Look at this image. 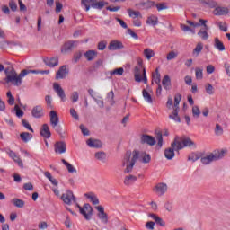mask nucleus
I'll return each instance as SVG.
<instances>
[{
	"instance_id": "6e6d98bb",
	"label": "nucleus",
	"mask_w": 230,
	"mask_h": 230,
	"mask_svg": "<svg viewBox=\"0 0 230 230\" xmlns=\"http://www.w3.org/2000/svg\"><path fill=\"white\" fill-rule=\"evenodd\" d=\"M14 111L16 112L17 118H22V116H24V111H22V110H21V108H19V105L16 104L14 106Z\"/></svg>"
},
{
	"instance_id": "8fccbe9b",
	"label": "nucleus",
	"mask_w": 230,
	"mask_h": 230,
	"mask_svg": "<svg viewBox=\"0 0 230 230\" xmlns=\"http://www.w3.org/2000/svg\"><path fill=\"white\" fill-rule=\"evenodd\" d=\"M7 96V103H9V105H14L15 104V97L13 95H12V92L8 91L6 93Z\"/></svg>"
},
{
	"instance_id": "20e7f679",
	"label": "nucleus",
	"mask_w": 230,
	"mask_h": 230,
	"mask_svg": "<svg viewBox=\"0 0 230 230\" xmlns=\"http://www.w3.org/2000/svg\"><path fill=\"white\" fill-rule=\"evenodd\" d=\"M226 155V151H214L210 153L208 155L201 157L202 164H210L213 161H218V159H222Z\"/></svg>"
},
{
	"instance_id": "39448f33",
	"label": "nucleus",
	"mask_w": 230,
	"mask_h": 230,
	"mask_svg": "<svg viewBox=\"0 0 230 230\" xmlns=\"http://www.w3.org/2000/svg\"><path fill=\"white\" fill-rule=\"evenodd\" d=\"M49 118L52 128L55 129L58 134H62V126L58 125L60 119H58V114H57V111H51L49 112Z\"/></svg>"
},
{
	"instance_id": "774afa93",
	"label": "nucleus",
	"mask_w": 230,
	"mask_h": 230,
	"mask_svg": "<svg viewBox=\"0 0 230 230\" xmlns=\"http://www.w3.org/2000/svg\"><path fill=\"white\" fill-rule=\"evenodd\" d=\"M218 26H219V30H221V31H227V24L222 22H218Z\"/></svg>"
},
{
	"instance_id": "cd10ccee",
	"label": "nucleus",
	"mask_w": 230,
	"mask_h": 230,
	"mask_svg": "<svg viewBox=\"0 0 230 230\" xmlns=\"http://www.w3.org/2000/svg\"><path fill=\"white\" fill-rule=\"evenodd\" d=\"M214 48L218 51H226V46H224V43L218 38H215L214 40Z\"/></svg>"
},
{
	"instance_id": "72a5a7b5",
	"label": "nucleus",
	"mask_w": 230,
	"mask_h": 230,
	"mask_svg": "<svg viewBox=\"0 0 230 230\" xmlns=\"http://www.w3.org/2000/svg\"><path fill=\"white\" fill-rule=\"evenodd\" d=\"M127 13L128 14V16L131 18V19H137V17H140L142 18L143 16L141 15V12L139 11H134L130 8L127 9Z\"/></svg>"
},
{
	"instance_id": "473e14b6",
	"label": "nucleus",
	"mask_w": 230,
	"mask_h": 230,
	"mask_svg": "<svg viewBox=\"0 0 230 230\" xmlns=\"http://www.w3.org/2000/svg\"><path fill=\"white\" fill-rule=\"evenodd\" d=\"M20 137L22 141H23V143H28L29 141H31V139L33 138V135L29 132H22L20 134Z\"/></svg>"
},
{
	"instance_id": "680f3d73",
	"label": "nucleus",
	"mask_w": 230,
	"mask_h": 230,
	"mask_svg": "<svg viewBox=\"0 0 230 230\" xmlns=\"http://www.w3.org/2000/svg\"><path fill=\"white\" fill-rule=\"evenodd\" d=\"M155 6L158 12H162V10H168V6L164 3L157 4Z\"/></svg>"
},
{
	"instance_id": "f03ea898",
	"label": "nucleus",
	"mask_w": 230,
	"mask_h": 230,
	"mask_svg": "<svg viewBox=\"0 0 230 230\" xmlns=\"http://www.w3.org/2000/svg\"><path fill=\"white\" fill-rule=\"evenodd\" d=\"M152 157L150 155L146 152H139L137 150H134L131 152H127L122 160V166H126L124 170V173H130L134 169V165L136 164V161H140L145 164L150 163Z\"/></svg>"
},
{
	"instance_id": "423d86ee",
	"label": "nucleus",
	"mask_w": 230,
	"mask_h": 230,
	"mask_svg": "<svg viewBox=\"0 0 230 230\" xmlns=\"http://www.w3.org/2000/svg\"><path fill=\"white\" fill-rule=\"evenodd\" d=\"M174 141H176V150H182V148H186V146H195V143H193V141L189 137H184L180 140V138L176 137Z\"/></svg>"
},
{
	"instance_id": "ddd939ff",
	"label": "nucleus",
	"mask_w": 230,
	"mask_h": 230,
	"mask_svg": "<svg viewBox=\"0 0 230 230\" xmlns=\"http://www.w3.org/2000/svg\"><path fill=\"white\" fill-rule=\"evenodd\" d=\"M6 154L9 155V157L11 159H13L14 161V163L18 164V166H20V168H24L22 160H21V157H19V155H17L16 152L12 151V149H7Z\"/></svg>"
},
{
	"instance_id": "f257e3e1",
	"label": "nucleus",
	"mask_w": 230,
	"mask_h": 230,
	"mask_svg": "<svg viewBox=\"0 0 230 230\" xmlns=\"http://www.w3.org/2000/svg\"><path fill=\"white\" fill-rule=\"evenodd\" d=\"M30 73H33L34 75H39V73H40V75H49V70H41L39 72L37 70L24 69L18 75L14 67L8 66L4 69L5 78L4 81L5 84H12L14 87H21V85H22V78L30 75Z\"/></svg>"
},
{
	"instance_id": "9b49d317",
	"label": "nucleus",
	"mask_w": 230,
	"mask_h": 230,
	"mask_svg": "<svg viewBox=\"0 0 230 230\" xmlns=\"http://www.w3.org/2000/svg\"><path fill=\"white\" fill-rule=\"evenodd\" d=\"M69 75V68L66 65H64L59 67L56 73V80H64Z\"/></svg>"
},
{
	"instance_id": "2f4dec72",
	"label": "nucleus",
	"mask_w": 230,
	"mask_h": 230,
	"mask_svg": "<svg viewBox=\"0 0 230 230\" xmlns=\"http://www.w3.org/2000/svg\"><path fill=\"white\" fill-rule=\"evenodd\" d=\"M202 49H204V44L202 42H199L195 49L192 51V55L194 57H199L200 53L202 52Z\"/></svg>"
},
{
	"instance_id": "0eeeda50",
	"label": "nucleus",
	"mask_w": 230,
	"mask_h": 230,
	"mask_svg": "<svg viewBox=\"0 0 230 230\" xmlns=\"http://www.w3.org/2000/svg\"><path fill=\"white\" fill-rule=\"evenodd\" d=\"M79 212L83 217H84L85 220H91V216L93 215V207L89 203L84 204L83 207L77 205Z\"/></svg>"
},
{
	"instance_id": "412c9836",
	"label": "nucleus",
	"mask_w": 230,
	"mask_h": 230,
	"mask_svg": "<svg viewBox=\"0 0 230 230\" xmlns=\"http://www.w3.org/2000/svg\"><path fill=\"white\" fill-rule=\"evenodd\" d=\"M213 13L217 16L227 15V13H229V8L217 5L214 9Z\"/></svg>"
},
{
	"instance_id": "e2e57ef3",
	"label": "nucleus",
	"mask_w": 230,
	"mask_h": 230,
	"mask_svg": "<svg viewBox=\"0 0 230 230\" xmlns=\"http://www.w3.org/2000/svg\"><path fill=\"white\" fill-rule=\"evenodd\" d=\"M45 102H46L47 107H48L49 109H53V104H51V96H50V95H47V96L45 97Z\"/></svg>"
},
{
	"instance_id": "c03bdc74",
	"label": "nucleus",
	"mask_w": 230,
	"mask_h": 230,
	"mask_svg": "<svg viewBox=\"0 0 230 230\" xmlns=\"http://www.w3.org/2000/svg\"><path fill=\"white\" fill-rule=\"evenodd\" d=\"M198 35L202 40H208V39H209V34H208V30L206 29H200Z\"/></svg>"
},
{
	"instance_id": "bf43d9fd",
	"label": "nucleus",
	"mask_w": 230,
	"mask_h": 230,
	"mask_svg": "<svg viewBox=\"0 0 230 230\" xmlns=\"http://www.w3.org/2000/svg\"><path fill=\"white\" fill-rule=\"evenodd\" d=\"M22 125L27 128V130H30L31 132H34L33 131V128H31V126L30 125V122H28V120L26 119H22Z\"/></svg>"
},
{
	"instance_id": "58836bf2",
	"label": "nucleus",
	"mask_w": 230,
	"mask_h": 230,
	"mask_svg": "<svg viewBox=\"0 0 230 230\" xmlns=\"http://www.w3.org/2000/svg\"><path fill=\"white\" fill-rule=\"evenodd\" d=\"M46 65L49 67H57L58 66V58H50L47 62Z\"/></svg>"
},
{
	"instance_id": "2eb2a0df",
	"label": "nucleus",
	"mask_w": 230,
	"mask_h": 230,
	"mask_svg": "<svg viewBox=\"0 0 230 230\" xmlns=\"http://www.w3.org/2000/svg\"><path fill=\"white\" fill-rule=\"evenodd\" d=\"M31 116L36 119L42 118L44 116V108L42 105H36L31 110Z\"/></svg>"
},
{
	"instance_id": "7c9ffc66",
	"label": "nucleus",
	"mask_w": 230,
	"mask_h": 230,
	"mask_svg": "<svg viewBox=\"0 0 230 230\" xmlns=\"http://www.w3.org/2000/svg\"><path fill=\"white\" fill-rule=\"evenodd\" d=\"M136 181H137V177L130 174V175H128L125 177L124 184L126 186H130V184H134V182H136Z\"/></svg>"
},
{
	"instance_id": "4468645a",
	"label": "nucleus",
	"mask_w": 230,
	"mask_h": 230,
	"mask_svg": "<svg viewBox=\"0 0 230 230\" xmlns=\"http://www.w3.org/2000/svg\"><path fill=\"white\" fill-rule=\"evenodd\" d=\"M140 143L142 145H148L149 146H154L155 145V138L150 135H142L140 137Z\"/></svg>"
},
{
	"instance_id": "69168bd1",
	"label": "nucleus",
	"mask_w": 230,
	"mask_h": 230,
	"mask_svg": "<svg viewBox=\"0 0 230 230\" xmlns=\"http://www.w3.org/2000/svg\"><path fill=\"white\" fill-rule=\"evenodd\" d=\"M82 58V52H75L74 55L73 61L76 64Z\"/></svg>"
},
{
	"instance_id": "4c0bfd02",
	"label": "nucleus",
	"mask_w": 230,
	"mask_h": 230,
	"mask_svg": "<svg viewBox=\"0 0 230 230\" xmlns=\"http://www.w3.org/2000/svg\"><path fill=\"white\" fill-rule=\"evenodd\" d=\"M150 217L156 224H158V226H161V227H164V226H166L164 221H163V218L159 217L157 215L151 214Z\"/></svg>"
},
{
	"instance_id": "c85d7f7f",
	"label": "nucleus",
	"mask_w": 230,
	"mask_h": 230,
	"mask_svg": "<svg viewBox=\"0 0 230 230\" xmlns=\"http://www.w3.org/2000/svg\"><path fill=\"white\" fill-rule=\"evenodd\" d=\"M97 56L98 52H96L95 50H88L84 53V57L88 60V62L94 60V58H96Z\"/></svg>"
},
{
	"instance_id": "bb28decb",
	"label": "nucleus",
	"mask_w": 230,
	"mask_h": 230,
	"mask_svg": "<svg viewBox=\"0 0 230 230\" xmlns=\"http://www.w3.org/2000/svg\"><path fill=\"white\" fill-rule=\"evenodd\" d=\"M143 54L146 60H152L155 57V52L150 48L145 49Z\"/></svg>"
},
{
	"instance_id": "aec40b11",
	"label": "nucleus",
	"mask_w": 230,
	"mask_h": 230,
	"mask_svg": "<svg viewBox=\"0 0 230 230\" xmlns=\"http://www.w3.org/2000/svg\"><path fill=\"white\" fill-rule=\"evenodd\" d=\"M109 3L105 1H96V0H92L91 1V7L93 8L94 10H103V7L107 6Z\"/></svg>"
},
{
	"instance_id": "f3484780",
	"label": "nucleus",
	"mask_w": 230,
	"mask_h": 230,
	"mask_svg": "<svg viewBox=\"0 0 230 230\" xmlns=\"http://www.w3.org/2000/svg\"><path fill=\"white\" fill-rule=\"evenodd\" d=\"M155 193L156 195H159L161 197L162 195H164L166 191H168V185L166 183H158L155 188H154Z\"/></svg>"
},
{
	"instance_id": "c9c22d12",
	"label": "nucleus",
	"mask_w": 230,
	"mask_h": 230,
	"mask_svg": "<svg viewBox=\"0 0 230 230\" xmlns=\"http://www.w3.org/2000/svg\"><path fill=\"white\" fill-rule=\"evenodd\" d=\"M162 84L164 86V89L168 91L170 89V85H172V80L170 79L169 75H165L162 80Z\"/></svg>"
},
{
	"instance_id": "c756f323",
	"label": "nucleus",
	"mask_w": 230,
	"mask_h": 230,
	"mask_svg": "<svg viewBox=\"0 0 230 230\" xmlns=\"http://www.w3.org/2000/svg\"><path fill=\"white\" fill-rule=\"evenodd\" d=\"M146 22V24H149V26H157L159 18L153 14L147 18Z\"/></svg>"
},
{
	"instance_id": "603ef678",
	"label": "nucleus",
	"mask_w": 230,
	"mask_h": 230,
	"mask_svg": "<svg viewBox=\"0 0 230 230\" xmlns=\"http://www.w3.org/2000/svg\"><path fill=\"white\" fill-rule=\"evenodd\" d=\"M181 100H182V95L178 93L174 96V109L179 110V103H181Z\"/></svg>"
},
{
	"instance_id": "dca6fc26",
	"label": "nucleus",
	"mask_w": 230,
	"mask_h": 230,
	"mask_svg": "<svg viewBox=\"0 0 230 230\" xmlns=\"http://www.w3.org/2000/svg\"><path fill=\"white\" fill-rule=\"evenodd\" d=\"M54 150L56 154H66L67 152V145H66V142H57L54 145Z\"/></svg>"
},
{
	"instance_id": "a19ab883",
	"label": "nucleus",
	"mask_w": 230,
	"mask_h": 230,
	"mask_svg": "<svg viewBox=\"0 0 230 230\" xmlns=\"http://www.w3.org/2000/svg\"><path fill=\"white\" fill-rule=\"evenodd\" d=\"M61 161H62L63 164H65V166H66V169L69 172V173H76V168H75L71 164H69L67 161H66V159H62Z\"/></svg>"
},
{
	"instance_id": "0e129e2a",
	"label": "nucleus",
	"mask_w": 230,
	"mask_h": 230,
	"mask_svg": "<svg viewBox=\"0 0 230 230\" xmlns=\"http://www.w3.org/2000/svg\"><path fill=\"white\" fill-rule=\"evenodd\" d=\"M199 159H200V156H199V155L197 154H192L188 158V160L192 161V163H195V161H199Z\"/></svg>"
},
{
	"instance_id": "5701e85b",
	"label": "nucleus",
	"mask_w": 230,
	"mask_h": 230,
	"mask_svg": "<svg viewBox=\"0 0 230 230\" xmlns=\"http://www.w3.org/2000/svg\"><path fill=\"white\" fill-rule=\"evenodd\" d=\"M199 4L203 6H208V8H217L218 3L215 0H199Z\"/></svg>"
},
{
	"instance_id": "6ab92c4d",
	"label": "nucleus",
	"mask_w": 230,
	"mask_h": 230,
	"mask_svg": "<svg viewBox=\"0 0 230 230\" xmlns=\"http://www.w3.org/2000/svg\"><path fill=\"white\" fill-rule=\"evenodd\" d=\"M123 43L119 40H111L108 46L110 51H117V49H123Z\"/></svg>"
},
{
	"instance_id": "9d476101",
	"label": "nucleus",
	"mask_w": 230,
	"mask_h": 230,
	"mask_svg": "<svg viewBox=\"0 0 230 230\" xmlns=\"http://www.w3.org/2000/svg\"><path fill=\"white\" fill-rule=\"evenodd\" d=\"M61 199L65 204H67L68 206H71L72 202H76V198L71 190H67L66 193L62 194Z\"/></svg>"
},
{
	"instance_id": "052dcab7",
	"label": "nucleus",
	"mask_w": 230,
	"mask_h": 230,
	"mask_svg": "<svg viewBox=\"0 0 230 230\" xmlns=\"http://www.w3.org/2000/svg\"><path fill=\"white\" fill-rule=\"evenodd\" d=\"M107 48V41H100L97 45L99 51H103Z\"/></svg>"
},
{
	"instance_id": "f704fd0d",
	"label": "nucleus",
	"mask_w": 230,
	"mask_h": 230,
	"mask_svg": "<svg viewBox=\"0 0 230 230\" xmlns=\"http://www.w3.org/2000/svg\"><path fill=\"white\" fill-rule=\"evenodd\" d=\"M169 119H172L176 123H181V117H179V110L174 109L173 111H172V114L169 115Z\"/></svg>"
},
{
	"instance_id": "37998d69",
	"label": "nucleus",
	"mask_w": 230,
	"mask_h": 230,
	"mask_svg": "<svg viewBox=\"0 0 230 230\" xmlns=\"http://www.w3.org/2000/svg\"><path fill=\"white\" fill-rule=\"evenodd\" d=\"M205 91L209 96H213V94H215V87H213V84L209 83L205 84Z\"/></svg>"
},
{
	"instance_id": "1a4fd4ad",
	"label": "nucleus",
	"mask_w": 230,
	"mask_h": 230,
	"mask_svg": "<svg viewBox=\"0 0 230 230\" xmlns=\"http://www.w3.org/2000/svg\"><path fill=\"white\" fill-rule=\"evenodd\" d=\"M95 209H97V211L99 212L97 214V217L99 220H101L102 224H109V216L107 215V213H105V208H103V207L102 206H97Z\"/></svg>"
},
{
	"instance_id": "79ce46f5",
	"label": "nucleus",
	"mask_w": 230,
	"mask_h": 230,
	"mask_svg": "<svg viewBox=\"0 0 230 230\" xmlns=\"http://www.w3.org/2000/svg\"><path fill=\"white\" fill-rule=\"evenodd\" d=\"M44 176L47 179H49V181L51 182V184H53L54 186H58V181H57V179H55V178H53V176H51V172H45Z\"/></svg>"
},
{
	"instance_id": "5fc2aeb1",
	"label": "nucleus",
	"mask_w": 230,
	"mask_h": 230,
	"mask_svg": "<svg viewBox=\"0 0 230 230\" xmlns=\"http://www.w3.org/2000/svg\"><path fill=\"white\" fill-rule=\"evenodd\" d=\"M192 116L194 118H200V109L199 108V106L192 107Z\"/></svg>"
},
{
	"instance_id": "ea45409f",
	"label": "nucleus",
	"mask_w": 230,
	"mask_h": 230,
	"mask_svg": "<svg viewBox=\"0 0 230 230\" xmlns=\"http://www.w3.org/2000/svg\"><path fill=\"white\" fill-rule=\"evenodd\" d=\"M142 95H143L145 102H146L147 103H153L154 101L152 100V95L150 94V93H148V91L144 89L142 91Z\"/></svg>"
},
{
	"instance_id": "e433bc0d",
	"label": "nucleus",
	"mask_w": 230,
	"mask_h": 230,
	"mask_svg": "<svg viewBox=\"0 0 230 230\" xmlns=\"http://www.w3.org/2000/svg\"><path fill=\"white\" fill-rule=\"evenodd\" d=\"M123 73H125V70L123 69V67H119L114 70H111L109 72L110 76H123Z\"/></svg>"
},
{
	"instance_id": "a878e982",
	"label": "nucleus",
	"mask_w": 230,
	"mask_h": 230,
	"mask_svg": "<svg viewBox=\"0 0 230 230\" xmlns=\"http://www.w3.org/2000/svg\"><path fill=\"white\" fill-rule=\"evenodd\" d=\"M84 197H86V199H88L90 202H92V204H93L94 206H98V204H100V199H98V196H96V194L93 192L85 193Z\"/></svg>"
},
{
	"instance_id": "09e8293b",
	"label": "nucleus",
	"mask_w": 230,
	"mask_h": 230,
	"mask_svg": "<svg viewBox=\"0 0 230 230\" xmlns=\"http://www.w3.org/2000/svg\"><path fill=\"white\" fill-rule=\"evenodd\" d=\"M93 0H81V6H84L85 12H89L91 10V2Z\"/></svg>"
},
{
	"instance_id": "864d4df0",
	"label": "nucleus",
	"mask_w": 230,
	"mask_h": 230,
	"mask_svg": "<svg viewBox=\"0 0 230 230\" xmlns=\"http://www.w3.org/2000/svg\"><path fill=\"white\" fill-rule=\"evenodd\" d=\"M176 57H179V53L175 52V51H170L167 56H166V60L170 61V60H174V58Z\"/></svg>"
},
{
	"instance_id": "4d7b16f0",
	"label": "nucleus",
	"mask_w": 230,
	"mask_h": 230,
	"mask_svg": "<svg viewBox=\"0 0 230 230\" xmlns=\"http://www.w3.org/2000/svg\"><path fill=\"white\" fill-rule=\"evenodd\" d=\"M95 103H97V105L101 108V109H103V107L105 106L104 105V102H103V99L102 97H95L93 98Z\"/></svg>"
},
{
	"instance_id": "4be33fe9",
	"label": "nucleus",
	"mask_w": 230,
	"mask_h": 230,
	"mask_svg": "<svg viewBox=\"0 0 230 230\" xmlns=\"http://www.w3.org/2000/svg\"><path fill=\"white\" fill-rule=\"evenodd\" d=\"M40 136L45 137V139H49L51 137V131H49V126L48 124H43L40 129Z\"/></svg>"
},
{
	"instance_id": "a18cd8bd",
	"label": "nucleus",
	"mask_w": 230,
	"mask_h": 230,
	"mask_svg": "<svg viewBox=\"0 0 230 230\" xmlns=\"http://www.w3.org/2000/svg\"><path fill=\"white\" fill-rule=\"evenodd\" d=\"M153 80L157 85L161 84V74H159V69H155V74H153Z\"/></svg>"
},
{
	"instance_id": "6e6552de",
	"label": "nucleus",
	"mask_w": 230,
	"mask_h": 230,
	"mask_svg": "<svg viewBox=\"0 0 230 230\" xmlns=\"http://www.w3.org/2000/svg\"><path fill=\"white\" fill-rule=\"evenodd\" d=\"M175 150L179 151V149H177V140H174L173 143H172L171 147L164 150V156L168 161H172V159L175 157Z\"/></svg>"
},
{
	"instance_id": "7ed1b4c3",
	"label": "nucleus",
	"mask_w": 230,
	"mask_h": 230,
	"mask_svg": "<svg viewBox=\"0 0 230 230\" xmlns=\"http://www.w3.org/2000/svg\"><path fill=\"white\" fill-rule=\"evenodd\" d=\"M134 75L136 82H144V84H147L148 79L146 78V70L145 69V66H143V59L139 58L137 60V66H135Z\"/></svg>"
},
{
	"instance_id": "13d9d810",
	"label": "nucleus",
	"mask_w": 230,
	"mask_h": 230,
	"mask_svg": "<svg viewBox=\"0 0 230 230\" xmlns=\"http://www.w3.org/2000/svg\"><path fill=\"white\" fill-rule=\"evenodd\" d=\"M106 157L107 155L104 152L95 153V158L98 159V161H103Z\"/></svg>"
},
{
	"instance_id": "338daca9",
	"label": "nucleus",
	"mask_w": 230,
	"mask_h": 230,
	"mask_svg": "<svg viewBox=\"0 0 230 230\" xmlns=\"http://www.w3.org/2000/svg\"><path fill=\"white\" fill-rule=\"evenodd\" d=\"M80 130H81L83 136H89V129H87V128H85V126L80 125Z\"/></svg>"
},
{
	"instance_id": "f8f14e48",
	"label": "nucleus",
	"mask_w": 230,
	"mask_h": 230,
	"mask_svg": "<svg viewBox=\"0 0 230 230\" xmlns=\"http://www.w3.org/2000/svg\"><path fill=\"white\" fill-rule=\"evenodd\" d=\"M78 46V41H67L61 47V53H69Z\"/></svg>"
},
{
	"instance_id": "a211bd4d",
	"label": "nucleus",
	"mask_w": 230,
	"mask_h": 230,
	"mask_svg": "<svg viewBox=\"0 0 230 230\" xmlns=\"http://www.w3.org/2000/svg\"><path fill=\"white\" fill-rule=\"evenodd\" d=\"M53 89L58 96L60 97L61 101L66 102V92H64V89H62V86L58 83H54Z\"/></svg>"
},
{
	"instance_id": "b1692460",
	"label": "nucleus",
	"mask_w": 230,
	"mask_h": 230,
	"mask_svg": "<svg viewBox=\"0 0 230 230\" xmlns=\"http://www.w3.org/2000/svg\"><path fill=\"white\" fill-rule=\"evenodd\" d=\"M137 6H140L141 10H150V8H154V6H155V2L147 0L146 2H141Z\"/></svg>"
},
{
	"instance_id": "3c124183",
	"label": "nucleus",
	"mask_w": 230,
	"mask_h": 230,
	"mask_svg": "<svg viewBox=\"0 0 230 230\" xmlns=\"http://www.w3.org/2000/svg\"><path fill=\"white\" fill-rule=\"evenodd\" d=\"M80 98V94L78 92L75 91L71 93L70 100L72 101L73 103H76Z\"/></svg>"
},
{
	"instance_id": "de8ad7c7",
	"label": "nucleus",
	"mask_w": 230,
	"mask_h": 230,
	"mask_svg": "<svg viewBox=\"0 0 230 230\" xmlns=\"http://www.w3.org/2000/svg\"><path fill=\"white\" fill-rule=\"evenodd\" d=\"M203 69L197 67L195 69V76H196V80H202V78H204V73H203Z\"/></svg>"
},
{
	"instance_id": "49530a36",
	"label": "nucleus",
	"mask_w": 230,
	"mask_h": 230,
	"mask_svg": "<svg viewBox=\"0 0 230 230\" xmlns=\"http://www.w3.org/2000/svg\"><path fill=\"white\" fill-rule=\"evenodd\" d=\"M12 202L15 208H24V200L21 199L15 198L12 200Z\"/></svg>"
},
{
	"instance_id": "393cba45",
	"label": "nucleus",
	"mask_w": 230,
	"mask_h": 230,
	"mask_svg": "<svg viewBox=\"0 0 230 230\" xmlns=\"http://www.w3.org/2000/svg\"><path fill=\"white\" fill-rule=\"evenodd\" d=\"M86 145H88L90 148H102V141L93 138L88 139L86 141Z\"/></svg>"
}]
</instances>
